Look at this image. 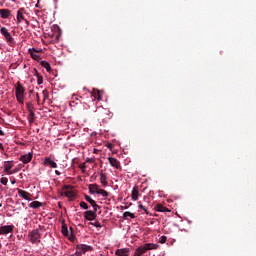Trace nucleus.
Here are the masks:
<instances>
[{
    "label": "nucleus",
    "instance_id": "f257e3e1",
    "mask_svg": "<svg viewBox=\"0 0 256 256\" xmlns=\"http://www.w3.org/2000/svg\"><path fill=\"white\" fill-rule=\"evenodd\" d=\"M159 249V244L154 243H146L142 246H139L134 253V256H143L145 255L146 251H153Z\"/></svg>",
    "mask_w": 256,
    "mask_h": 256
},
{
    "label": "nucleus",
    "instance_id": "f03ea898",
    "mask_svg": "<svg viewBox=\"0 0 256 256\" xmlns=\"http://www.w3.org/2000/svg\"><path fill=\"white\" fill-rule=\"evenodd\" d=\"M0 33H1V35H3L6 43L10 47H15V38H13V36L11 35V32H9V29H7L6 27H1Z\"/></svg>",
    "mask_w": 256,
    "mask_h": 256
},
{
    "label": "nucleus",
    "instance_id": "7ed1b4c3",
    "mask_svg": "<svg viewBox=\"0 0 256 256\" xmlns=\"http://www.w3.org/2000/svg\"><path fill=\"white\" fill-rule=\"evenodd\" d=\"M16 99L18 103L21 104H23L25 100V87H23V85L20 82L16 84Z\"/></svg>",
    "mask_w": 256,
    "mask_h": 256
},
{
    "label": "nucleus",
    "instance_id": "20e7f679",
    "mask_svg": "<svg viewBox=\"0 0 256 256\" xmlns=\"http://www.w3.org/2000/svg\"><path fill=\"white\" fill-rule=\"evenodd\" d=\"M28 237L30 239V243L33 245L41 243V232H39V229L32 230L28 234Z\"/></svg>",
    "mask_w": 256,
    "mask_h": 256
},
{
    "label": "nucleus",
    "instance_id": "39448f33",
    "mask_svg": "<svg viewBox=\"0 0 256 256\" xmlns=\"http://www.w3.org/2000/svg\"><path fill=\"white\" fill-rule=\"evenodd\" d=\"M84 219L87 221H95V219H97V208L84 212Z\"/></svg>",
    "mask_w": 256,
    "mask_h": 256
},
{
    "label": "nucleus",
    "instance_id": "423d86ee",
    "mask_svg": "<svg viewBox=\"0 0 256 256\" xmlns=\"http://www.w3.org/2000/svg\"><path fill=\"white\" fill-rule=\"evenodd\" d=\"M16 19H17V23H21V21H25L26 25H29V20L25 19V8L18 9Z\"/></svg>",
    "mask_w": 256,
    "mask_h": 256
},
{
    "label": "nucleus",
    "instance_id": "0eeeda50",
    "mask_svg": "<svg viewBox=\"0 0 256 256\" xmlns=\"http://www.w3.org/2000/svg\"><path fill=\"white\" fill-rule=\"evenodd\" d=\"M61 233L62 235H64V237H68L70 241H73V239H75V236H73V233L69 232V229L67 228V224H65V222L62 223Z\"/></svg>",
    "mask_w": 256,
    "mask_h": 256
},
{
    "label": "nucleus",
    "instance_id": "6e6552de",
    "mask_svg": "<svg viewBox=\"0 0 256 256\" xmlns=\"http://www.w3.org/2000/svg\"><path fill=\"white\" fill-rule=\"evenodd\" d=\"M71 189H73V186L64 185L63 186L64 193H62V195H65V197H68L69 199H72L73 197H75V192Z\"/></svg>",
    "mask_w": 256,
    "mask_h": 256
},
{
    "label": "nucleus",
    "instance_id": "1a4fd4ad",
    "mask_svg": "<svg viewBox=\"0 0 256 256\" xmlns=\"http://www.w3.org/2000/svg\"><path fill=\"white\" fill-rule=\"evenodd\" d=\"M13 229H15L13 225L0 226V235H9V233H13Z\"/></svg>",
    "mask_w": 256,
    "mask_h": 256
},
{
    "label": "nucleus",
    "instance_id": "9d476101",
    "mask_svg": "<svg viewBox=\"0 0 256 256\" xmlns=\"http://www.w3.org/2000/svg\"><path fill=\"white\" fill-rule=\"evenodd\" d=\"M17 192L19 197H21L22 199H25L26 201H32L31 199V194L25 190H21L19 188H17Z\"/></svg>",
    "mask_w": 256,
    "mask_h": 256
},
{
    "label": "nucleus",
    "instance_id": "9b49d317",
    "mask_svg": "<svg viewBox=\"0 0 256 256\" xmlns=\"http://www.w3.org/2000/svg\"><path fill=\"white\" fill-rule=\"evenodd\" d=\"M76 249L78 251H82V253H87L89 251H93V246H89V245H86V244H78L76 246Z\"/></svg>",
    "mask_w": 256,
    "mask_h": 256
},
{
    "label": "nucleus",
    "instance_id": "f8f14e48",
    "mask_svg": "<svg viewBox=\"0 0 256 256\" xmlns=\"http://www.w3.org/2000/svg\"><path fill=\"white\" fill-rule=\"evenodd\" d=\"M11 169H13V164H11V162H9V161H5L4 162V173H6L7 175H13V173H15V171H12Z\"/></svg>",
    "mask_w": 256,
    "mask_h": 256
},
{
    "label": "nucleus",
    "instance_id": "ddd939ff",
    "mask_svg": "<svg viewBox=\"0 0 256 256\" xmlns=\"http://www.w3.org/2000/svg\"><path fill=\"white\" fill-rule=\"evenodd\" d=\"M32 159H33L32 153L24 154L20 157V161H22V163L24 164L31 163Z\"/></svg>",
    "mask_w": 256,
    "mask_h": 256
},
{
    "label": "nucleus",
    "instance_id": "4468645a",
    "mask_svg": "<svg viewBox=\"0 0 256 256\" xmlns=\"http://www.w3.org/2000/svg\"><path fill=\"white\" fill-rule=\"evenodd\" d=\"M44 165H48V167H51L52 169H57V163L53 161L50 157H46L44 159Z\"/></svg>",
    "mask_w": 256,
    "mask_h": 256
},
{
    "label": "nucleus",
    "instance_id": "2eb2a0df",
    "mask_svg": "<svg viewBox=\"0 0 256 256\" xmlns=\"http://www.w3.org/2000/svg\"><path fill=\"white\" fill-rule=\"evenodd\" d=\"M85 199L88 203H90V205L93 207V209H101V206H99L97 204V202H95V200H93V198H91V196L85 195Z\"/></svg>",
    "mask_w": 256,
    "mask_h": 256
},
{
    "label": "nucleus",
    "instance_id": "dca6fc26",
    "mask_svg": "<svg viewBox=\"0 0 256 256\" xmlns=\"http://www.w3.org/2000/svg\"><path fill=\"white\" fill-rule=\"evenodd\" d=\"M0 17L2 19H9V17H11V10H9V9H0Z\"/></svg>",
    "mask_w": 256,
    "mask_h": 256
},
{
    "label": "nucleus",
    "instance_id": "f3484780",
    "mask_svg": "<svg viewBox=\"0 0 256 256\" xmlns=\"http://www.w3.org/2000/svg\"><path fill=\"white\" fill-rule=\"evenodd\" d=\"M108 161H109L111 167H115V169H120L121 164L119 163V160H117L113 157H110V158H108Z\"/></svg>",
    "mask_w": 256,
    "mask_h": 256
},
{
    "label": "nucleus",
    "instance_id": "a211bd4d",
    "mask_svg": "<svg viewBox=\"0 0 256 256\" xmlns=\"http://www.w3.org/2000/svg\"><path fill=\"white\" fill-rule=\"evenodd\" d=\"M132 201L139 199V186H134L131 194Z\"/></svg>",
    "mask_w": 256,
    "mask_h": 256
},
{
    "label": "nucleus",
    "instance_id": "6ab92c4d",
    "mask_svg": "<svg viewBox=\"0 0 256 256\" xmlns=\"http://www.w3.org/2000/svg\"><path fill=\"white\" fill-rule=\"evenodd\" d=\"M115 255H117V256H129V249H127V248L117 249L115 251Z\"/></svg>",
    "mask_w": 256,
    "mask_h": 256
},
{
    "label": "nucleus",
    "instance_id": "aec40b11",
    "mask_svg": "<svg viewBox=\"0 0 256 256\" xmlns=\"http://www.w3.org/2000/svg\"><path fill=\"white\" fill-rule=\"evenodd\" d=\"M156 211H158L159 213H169V208L163 206V204H157L155 207Z\"/></svg>",
    "mask_w": 256,
    "mask_h": 256
},
{
    "label": "nucleus",
    "instance_id": "412c9836",
    "mask_svg": "<svg viewBox=\"0 0 256 256\" xmlns=\"http://www.w3.org/2000/svg\"><path fill=\"white\" fill-rule=\"evenodd\" d=\"M89 189V193H91V195H95V193L97 194V191H99V185L97 184H90L88 186Z\"/></svg>",
    "mask_w": 256,
    "mask_h": 256
},
{
    "label": "nucleus",
    "instance_id": "4be33fe9",
    "mask_svg": "<svg viewBox=\"0 0 256 256\" xmlns=\"http://www.w3.org/2000/svg\"><path fill=\"white\" fill-rule=\"evenodd\" d=\"M100 182L103 185V187H107V185H109V183L107 182V174L103 172L100 174Z\"/></svg>",
    "mask_w": 256,
    "mask_h": 256
},
{
    "label": "nucleus",
    "instance_id": "5701e85b",
    "mask_svg": "<svg viewBox=\"0 0 256 256\" xmlns=\"http://www.w3.org/2000/svg\"><path fill=\"white\" fill-rule=\"evenodd\" d=\"M29 207L31 209H39L40 207H43V203L39 202V201H33L29 204Z\"/></svg>",
    "mask_w": 256,
    "mask_h": 256
},
{
    "label": "nucleus",
    "instance_id": "b1692460",
    "mask_svg": "<svg viewBox=\"0 0 256 256\" xmlns=\"http://www.w3.org/2000/svg\"><path fill=\"white\" fill-rule=\"evenodd\" d=\"M40 65H41L42 67H44V69H46V71H47L48 73H51L52 69H51V64H49V62L43 60V61H41Z\"/></svg>",
    "mask_w": 256,
    "mask_h": 256
},
{
    "label": "nucleus",
    "instance_id": "393cba45",
    "mask_svg": "<svg viewBox=\"0 0 256 256\" xmlns=\"http://www.w3.org/2000/svg\"><path fill=\"white\" fill-rule=\"evenodd\" d=\"M29 53H30L32 59H34L35 61H39V59H41V56H39V54H37V52L33 51V49H29Z\"/></svg>",
    "mask_w": 256,
    "mask_h": 256
},
{
    "label": "nucleus",
    "instance_id": "a878e982",
    "mask_svg": "<svg viewBox=\"0 0 256 256\" xmlns=\"http://www.w3.org/2000/svg\"><path fill=\"white\" fill-rule=\"evenodd\" d=\"M36 77H37V83L38 85H43V76H41V74H39V72L37 71V69H34Z\"/></svg>",
    "mask_w": 256,
    "mask_h": 256
},
{
    "label": "nucleus",
    "instance_id": "bb28decb",
    "mask_svg": "<svg viewBox=\"0 0 256 256\" xmlns=\"http://www.w3.org/2000/svg\"><path fill=\"white\" fill-rule=\"evenodd\" d=\"M92 95L94 99H97V101H101V91L93 89Z\"/></svg>",
    "mask_w": 256,
    "mask_h": 256
},
{
    "label": "nucleus",
    "instance_id": "cd10ccee",
    "mask_svg": "<svg viewBox=\"0 0 256 256\" xmlns=\"http://www.w3.org/2000/svg\"><path fill=\"white\" fill-rule=\"evenodd\" d=\"M28 121L30 124L35 123V112H29Z\"/></svg>",
    "mask_w": 256,
    "mask_h": 256
},
{
    "label": "nucleus",
    "instance_id": "c85d7f7f",
    "mask_svg": "<svg viewBox=\"0 0 256 256\" xmlns=\"http://www.w3.org/2000/svg\"><path fill=\"white\" fill-rule=\"evenodd\" d=\"M26 109L28 110L29 113H33L34 112L33 109H35V107L33 106V103L27 102Z\"/></svg>",
    "mask_w": 256,
    "mask_h": 256
},
{
    "label": "nucleus",
    "instance_id": "c756f323",
    "mask_svg": "<svg viewBox=\"0 0 256 256\" xmlns=\"http://www.w3.org/2000/svg\"><path fill=\"white\" fill-rule=\"evenodd\" d=\"M97 195H102V197H107L109 195V192L106 190L98 188Z\"/></svg>",
    "mask_w": 256,
    "mask_h": 256
},
{
    "label": "nucleus",
    "instance_id": "7c9ffc66",
    "mask_svg": "<svg viewBox=\"0 0 256 256\" xmlns=\"http://www.w3.org/2000/svg\"><path fill=\"white\" fill-rule=\"evenodd\" d=\"M123 217L124 219H127L128 217H130V219H135V214L131 212H124Z\"/></svg>",
    "mask_w": 256,
    "mask_h": 256
},
{
    "label": "nucleus",
    "instance_id": "2f4dec72",
    "mask_svg": "<svg viewBox=\"0 0 256 256\" xmlns=\"http://www.w3.org/2000/svg\"><path fill=\"white\" fill-rule=\"evenodd\" d=\"M90 225H92L93 227L99 228V229H101L103 227L101 225V223H99V222H90Z\"/></svg>",
    "mask_w": 256,
    "mask_h": 256
},
{
    "label": "nucleus",
    "instance_id": "473e14b6",
    "mask_svg": "<svg viewBox=\"0 0 256 256\" xmlns=\"http://www.w3.org/2000/svg\"><path fill=\"white\" fill-rule=\"evenodd\" d=\"M80 207L82 209H89V205H87V202L81 201L80 202Z\"/></svg>",
    "mask_w": 256,
    "mask_h": 256
},
{
    "label": "nucleus",
    "instance_id": "72a5a7b5",
    "mask_svg": "<svg viewBox=\"0 0 256 256\" xmlns=\"http://www.w3.org/2000/svg\"><path fill=\"white\" fill-rule=\"evenodd\" d=\"M42 95L44 99H49V91H47V89L43 90Z\"/></svg>",
    "mask_w": 256,
    "mask_h": 256
},
{
    "label": "nucleus",
    "instance_id": "f704fd0d",
    "mask_svg": "<svg viewBox=\"0 0 256 256\" xmlns=\"http://www.w3.org/2000/svg\"><path fill=\"white\" fill-rule=\"evenodd\" d=\"M8 181H9V180L7 179V177H2L1 180H0V183H1L2 185H7Z\"/></svg>",
    "mask_w": 256,
    "mask_h": 256
},
{
    "label": "nucleus",
    "instance_id": "c9c22d12",
    "mask_svg": "<svg viewBox=\"0 0 256 256\" xmlns=\"http://www.w3.org/2000/svg\"><path fill=\"white\" fill-rule=\"evenodd\" d=\"M138 207H139V209H143V211H145V213H147V215L149 214V212L147 211V208H145V206H143V204L139 203Z\"/></svg>",
    "mask_w": 256,
    "mask_h": 256
},
{
    "label": "nucleus",
    "instance_id": "e433bc0d",
    "mask_svg": "<svg viewBox=\"0 0 256 256\" xmlns=\"http://www.w3.org/2000/svg\"><path fill=\"white\" fill-rule=\"evenodd\" d=\"M72 255L82 256L83 255V251L76 249V252L74 254H72Z\"/></svg>",
    "mask_w": 256,
    "mask_h": 256
},
{
    "label": "nucleus",
    "instance_id": "4c0bfd02",
    "mask_svg": "<svg viewBox=\"0 0 256 256\" xmlns=\"http://www.w3.org/2000/svg\"><path fill=\"white\" fill-rule=\"evenodd\" d=\"M160 243H167V236H161Z\"/></svg>",
    "mask_w": 256,
    "mask_h": 256
},
{
    "label": "nucleus",
    "instance_id": "58836bf2",
    "mask_svg": "<svg viewBox=\"0 0 256 256\" xmlns=\"http://www.w3.org/2000/svg\"><path fill=\"white\" fill-rule=\"evenodd\" d=\"M32 51H34V53H43V50L42 49H35V48H32Z\"/></svg>",
    "mask_w": 256,
    "mask_h": 256
},
{
    "label": "nucleus",
    "instance_id": "ea45409f",
    "mask_svg": "<svg viewBox=\"0 0 256 256\" xmlns=\"http://www.w3.org/2000/svg\"><path fill=\"white\" fill-rule=\"evenodd\" d=\"M79 167H80L82 173H85V167H86L85 164H81Z\"/></svg>",
    "mask_w": 256,
    "mask_h": 256
},
{
    "label": "nucleus",
    "instance_id": "a19ab883",
    "mask_svg": "<svg viewBox=\"0 0 256 256\" xmlns=\"http://www.w3.org/2000/svg\"><path fill=\"white\" fill-rule=\"evenodd\" d=\"M0 150L5 151V147L3 146V144L1 142H0Z\"/></svg>",
    "mask_w": 256,
    "mask_h": 256
},
{
    "label": "nucleus",
    "instance_id": "79ce46f5",
    "mask_svg": "<svg viewBox=\"0 0 256 256\" xmlns=\"http://www.w3.org/2000/svg\"><path fill=\"white\" fill-rule=\"evenodd\" d=\"M55 173H56V175H61V172H59V170H55Z\"/></svg>",
    "mask_w": 256,
    "mask_h": 256
},
{
    "label": "nucleus",
    "instance_id": "37998d69",
    "mask_svg": "<svg viewBox=\"0 0 256 256\" xmlns=\"http://www.w3.org/2000/svg\"><path fill=\"white\" fill-rule=\"evenodd\" d=\"M0 135H5V132H3V130H0Z\"/></svg>",
    "mask_w": 256,
    "mask_h": 256
},
{
    "label": "nucleus",
    "instance_id": "c03bdc74",
    "mask_svg": "<svg viewBox=\"0 0 256 256\" xmlns=\"http://www.w3.org/2000/svg\"><path fill=\"white\" fill-rule=\"evenodd\" d=\"M15 183H17V181L15 179L12 180V185H15Z\"/></svg>",
    "mask_w": 256,
    "mask_h": 256
},
{
    "label": "nucleus",
    "instance_id": "a18cd8bd",
    "mask_svg": "<svg viewBox=\"0 0 256 256\" xmlns=\"http://www.w3.org/2000/svg\"><path fill=\"white\" fill-rule=\"evenodd\" d=\"M12 171H15V173H17V171H19V168H16L15 170H12Z\"/></svg>",
    "mask_w": 256,
    "mask_h": 256
},
{
    "label": "nucleus",
    "instance_id": "49530a36",
    "mask_svg": "<svg viewBox=\"0 0 256 256\" xmlns=\"http://www.w3.org/2000/svg\"><path fill=\"white\" fill-rule=\"evenodd\" d=\"M58 206H59V208L61 209V207H62V206H61V202L58 203Z\"/></svg>",
    "mask_w": 256,
    "mask_h": 256
},
{
    "label": "nucleus",
    "instance_id": "de8ad7c7",
    "mask_svg": "<svg viewBox=\"0 0 256 256\" xmlns=\"http://www.w3.org/2000/svg\"><path fill=\"white\" fill-rule=\"evenodd\" d=\"M36 97H37V99H38V101H39V94H38V93L36 94Z\"/></svg>",
    "mask_w": 256,
    "mask_h": 256
},
{
    "label": "nucleus",
    "instance_id": "09e8293b",
    "mask_svg": "<svg viewBox=\"0 0 256 256\" xmlns=\"http://www.w3.org/2000/svg\"><path fill=\"white\" fill-rule=\"evenodd\" d=\"M2 205L0 204V207H1Z\"/></svg>",
    "mask_w": 256,
    "mask_h": 256
}]
</instances>
